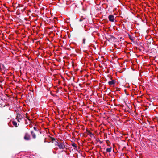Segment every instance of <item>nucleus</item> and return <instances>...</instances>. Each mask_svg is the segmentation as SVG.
Listing matches in <instances>:
<instances>
[{"mask_svg":"<svg viewBox=\"0 0 158 158\" xmlns=\"http://www.w3.org/2000/svg\"><path fill=\"white\" fill-rule=\"evenodd\" d=\"M26 118H27L30 121V120L29 119V117H28L27 116H26Z\"/></svg>","mask_w":158,"mask_h":158,"instance_id":"6ab92c4d","label":"nucleus"},{"mask_svg":"<svg viewBox=\"0 0 158 158\" xmlns=\"http://www.w3.org/2000/svg\"><path fill=\"white\" fill-rule=\"evenodd\" d=\"M27 2H25V3H27Z\"/></svg>","mask_w":158,"mask_h":158,"instance_id":"4be33fe9","label":"nucleus"},{"mask_svg":"<svg viewBox=\"0 0 158 158\" xmlns=\"http://www.w3.org/2000/svg\"><path fill=\"white\" fill-rule=\"evenodd\" d=\"M33 128H34V129L35 131H38V130H37V128H36V127H34Z\"/></svg>","mask_w":158,"mask_h":158,"instance_id":"2eb2a0df","label":"nucleus"},{"mask_svg":"<svg viewBox=\"0 0 158 158\" xmlns=\"http://www.w3.org/2000/svg\"><path fill=\"white\" fill-rule=\"evenodd\" d=\"M31 134L32 136V137L33 139H35L36 138V136L35 134L34 133L33 131H31Z\"/></svg>","mask_w":158,"mask_h":158,"instance_id":"6e6552de","label":"nucleus"},{"mask_svg":"<svg viewBox=\"0 0 158 158\" xmlns=\"http://www.w3.org/2000/svg\"><path fill=\"white\" fill-rule=\"evenodd\" d=\"M70 1H58L57 5L59 7H64L66 5H68L69 4Z\"/></svg>","mask_w":158,"mask_h":158,"instance_id":"f257e3e1","label":"nucleus"},{"mask_svg":"<svg viewBox=\"0 0 158 158\" xmlns=\"http://www.w3.org/2000/svg\"><path fill=\"white\" fill-rule=\"evenodd\" d=\"M55 145L56 146H58L60 149H63L65 147L64 142L60 143L56 141L55 143Z\"/></svg>","mask_w":158,"mask_h":158,"instance_id":"f03ea898","label":"nucleus"},{"mask_svg":"<svg viewBox=\"0 0 158 158\" xmlns=\"http://www.w3.org/2000/svg\"><path fill=\"white\" fill-rule=\"evenodd\" d=\"M85 18H83V19L80 18L79 20V21H80V22L82 21L83 20H85Z\"/></svg>","mask_w":158,"mask_h":158,"instance_id":"4468645a","label":"nucleus"},{"mask_svg":"<svg viewBox=\"0 0 158 158\" xmlns=\"http://www.w3.org/2000/svg\"><path fill=\"white\" fill-rule=\"evenodd\" d=\"M24 140H29L31 139V136L27 133H25L24 137Z\"/></svg>","mask_w":158,"mask_h":158,"instance_id":"7ed1b4c3","label":"nucleus"},{"mask_svg":"<svg viewBox=\"0 0 158 158\" xmlns=\"http://www.w3.org/2000/svg\"><path fill=\"white\" fill-rule=\"evenodd\" d=\"M25 10V9H23L21 11H22V12H23V11H24Z\"/></svg>","mask_w":158,"mask_h":158,"instance_id":"aec40b11","label":"nucleus"},{"mask_svg":"<svg viewBox=\"0 0 158 158\" xmlns=\"http://www.w3.org/2000/svg\"><path fill=\"white\" fill-rule=\"evenodd\" d=\"M108 19L110 21L113 22L114 19V17L112 15H110L108 17Z\"/></svg>","mask_w":158,"mask_h":158,"instance_id":"39448f33","label":"nucleus"},{"mask_svg":"<svg viewBox=\"0 0 158 158\" xmlns=\"http://www.w3.org/2000/svg\"><path fill=\"white\" fill-rule=\"evenodd\" d=\"M152 41H153L151 39V40L147 41V42H148V44H151V43H152Z\"/></svg>","mask_w":158,"mask_h":158,"instance_id":"9b49d317","label":"nucleus"},{"mask_svg":"<svg viewBox=\"0 0 158 158\" xmlns=\"http://www.w3.org/2000/svg\"><path fill=\"white\" fill-rule=\"evenodd\" d=\"M95 3L97 4V5H98L100 4V2L99 3V4H97V3L96 2H95Z\"/></svg>","mask_w":158,"mask_h":158,"instance_id":"a211bd4d","label":"nucleus"},{"mask_svg":"<svg viewBox=\"0 0 158 158\" xmlns=\"http://www.w3.org/2000/svg\"><path fill=\"white\" fill-rule=\"evenodd\" d=\"M51 139H52V142H53V141H54L55 140V139L54 138H51Z\"/></svg>","mask_w":158,"mask_h":158,"instance_id":"dca6fc26","label":"nucleus"},{"mask_svg":"<svg viewBox=\"0 0 158 158\" xmlns=\"http://www.w3.org/2000/svg\"><path fill=\"white\" fill-rule=\"evenodd\" d=\"M22 118V116L21 115L19 114H17V116H16V119H17V120L18 121V122H20V120H21Z\"/></svg>","mask_w":158,"mask_h":158,"instance_id":"20e7f679","label":"nucleus"},{"mask_svg":"<svg viewBox=\"0 0 158 158\" xmlns=\"http://www.w3.org/2000/svg\"><path fill=\"white\" fill-rule=\"evenodd\" d=\"M12 6H13L14 7H15V5H13V4H12Z\"/></svg>","mask_w":158,"mask_h":158,"instance_id":"412c9836","label":"nucleus"},{"mask_svg":"<svg viewBox=\"0 0 158 158\" xmlns=\"http://www.w3.org/2000/svg\"><path fill=\"white\" fill-rule=\"evenodd\" d=\"M72 145L73 147H74L76 148H77V145L75 143H73L72 144Z\"/></svg>","mask_w":158,"mask_h":158,"instance_id":"f8f14e48","label":"nucleus"},{"mask_svg":"<svg viewBox=\"0 0 158 158\" xmlns=\"http://www.w3.org/2000/svg\"><path fill=\"white\" fill-rule=\"evenodd\" d=\"M12 123L13 125H14L15 127H18L17 123L16 122L13 121L12 122Z\"/></svg>","mask_w":158,"mask_h":158,"instance_id":"9d476101","label":"nucleus"},{"mask_svg":"<svg viewBox=\"0 0 158 158\" xmlns=\"http://www.w3.org/2000/svg\"><path fill=\"white\" fill-rule=\"evenodd\" d=\"M112 148L111 147H110L109 148H107L106 149V152H110L111 151Z\"/></svg>","mask_w":158,"mask_h":158,"instance_id":"1a4fd4ad","label":"nucleus"},{"mask_svg":"<svg viewBox=\"0 0 158 158\" xmlns=\"http://www.w3.org/2000/svg\"><path fill=\"white\" fill-rule=\"evenodd\" d=\"M116 82V81L114 80H112L108 82V84L109 85H114Z\"/></svg>","mask_w":158,"mask_h":158,"instance_id":"0eeeda50","label":"nucleus"},{"mask_svg":"<svg viewBox=\"0 0 158 158\" xmlns=\"http://www.w3.org/2000/svg\"><path fill=\"white\" fill-rule=\"evenodd\" d=\"M85 40H86V39L85 38H84L83 40V43L84 44H85Z\"/></svg>","mask_w":158,"mask_h":158,"instance_id":"ddd939ff","label":"nucleus"},{"mask_svg":"<svg viewBox=\"0 0 158 158\" xmlns=\"http://www.w3.org/2000/svg\"><path fill=\"white\" fill-rule=\"evenodd\" d=\"M104 136L105 137H106V138H107V134L106 133H104Z\"/></svg>","mask_w":158,"mask_h":158,"instance_id":"f3484780","label":"nucleus"},{"mask_svg":"<svg viewBox=\"0 0 158 158\" xmlns=\"http://www.w3.org/2000/svg\"><path fill=\"white\" fill-rule=\"evenodd\" d=\"M88 132V135H89L91 137H94L95 138V135L94 134L91 133L89 131H87Z\"/></svg>","mask_w":158,"mask_h":158,"instance_id":"423d86ee","label":"nucleus"}]
</instances>
